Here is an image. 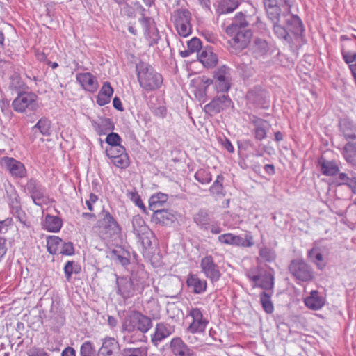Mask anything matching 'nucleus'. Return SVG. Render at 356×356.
Here are the masks:
<instances>
[{
    "label": "nucleus",
    "instance_id": "38",
    "mask_svg": "<svg viewBox=\"0 0 356 356\" xmlns=\"http://www.w3.org/2000/svg\"><path fill=\"white\" fill-rule=\"evenodd\" d=\"M175 24H190L191 13L186 9H179L174 13Z\"/></svg>",
    "mask_w": 356,
    "mask_h": 356
},
{
    "label": "nucleus",
    "instance_id": "44",
    "mask_svg": "<svg viewBox=\"0 0 356 356\" xmlns=\"http://www.w3.org/2000/svg\"><path fill=\"white\" fill-rule=\"evenodd\" d=\"M80 267L74 261H69L64 267V272L67 281H70L72 273L78 274L80 272Z\"/></svg>",
    "mask_w": 356,
    "mask_h": 356
},
{
    "label": "nucleus",
    "instance_id": "47",
    "mask_svg": "<svg viewBox=\"0 0 356 356\" xmlns=\"http://www.w3.org/2000/svg\"><path fill=\"white\" fill-rule=\"evenodd\" d=\"M111 159L113 163L120 168H126L129 164V156L126 152L116 156Z\"/></svg>",
    "mask_w": 356,
    "mask_h": 356
},
{
    "label": "nucleus",
    "instance_id": "5",
    "mask_svg": "<svg viewBox=\"0 0 356 356\" xmlns=\"http://www.w3.org/2000/svg\"><path fill=\"white\" fill-rule=\"evenodd\" d=\"M25 189L36 205L42 206L49 203V199L46 194L45 188L36 180L30 179L27 182Z\"/></svg>",
    "mask_w": 356,
    "mask_h": 356
},
{
    "label": "nucleus",
    "instance_id": "58",
    "mask_svg": "<svg viewBox=\"0 0 356 356\" xmlns=\"http://www.w3.org/2000/svg\"><path fill=\"white\" fill-rule=\"evenodd\" d=\"M345 158L348 163L356 165V150H348V147H346Z\"/></svg>",
    "mask_w": 356,
    "mask_h": 356
},
{
    "label": "nucleus",
    "instance_id": "35",
    "mask_svg": "<svg viewBox=\"0 0 356 356\" xmlns=\"http://www.w3.org/2000/svg\"><path fill=\"white\" fill-rule=\"evenodd\" d=\"M168 200V195L164 193H156L152 195L149 200V207L152 211L159 209L163 203Z\"/></svg>",
    "mask_w": 356,
    "mask_h": 356
},
{
    "label": "nucleus",
    "instance_id": "16",
    "mask_svg": "<svg viewBox=\"0 0 356 356\" xmlns=\"http://www.w3.org/2000/svg\"><path fill=\"white\" fill-rule=\"evenodd\" d=\"M2 166L5 167L9 172L15 177H23L26 175L24 165L11 157H3L1 161Z\"/></svg>",
    "mask_w": 356,
    "mask_h": 356
},
{
    "label": "nucleus",
    "instance_id": "45",
    "mask_svg": "<svg viewBox=\"0 0 356 356\" xmlns=\"http://www.w3.org/2000/svg\"><path fill=\"white\" fill-rule=\"evenodd\" d=\"M238 0H222L220 8L221 13H232L238 7Z\"/></svg>",
    "mask_w": 356,
    "mask_h": 356
},
{
    "label": "nucleus",
    "instance_id": "28",
    "mask_svg": "<svg viewBox=\"0 0 356 356\" xmlns=\"http://www.w3.org/2000/svg\"><path fill=\"white\" fill-rule=\"evenodd\" d=\"M44 228L51 232H58L62 227V220L58 216L47 215L42 223Z\"/></svg>",
    "mask_w": 356,
    "mask_h": 356
},
{
    "label": "nucleus",
    "instance_id": "2",
    "mask_svg": "<svg viewBox=\"0 0 356 356\" xmlns=\"http://www.w3.org/2000/svg\"><path fill=\"white\" fill-rule=\"evenodd\" d=\"M152 327V321L151 318L136 311L128 315L122 323V330L128 333L136 331L146 333Z\"/></svg>",
    "mask_w": 356,
    "mask_h": 356
},
{
    "label": "nucleus",
    "instance_id": "27",
    "mask_svg": "<svg viewBox=\"0 0 356 356\" xmlns=\"http://www.w3.org/2000/svg\"><path fill=\"white\" fill-rule=\"evenodd\" d=\"M113 89L109 82H105L97 95V102L99 106H104L110 102Z\"/></svg>",
    "mask_w": 356,
    "mask_h": 356
},
{
    "label": "nucleus",
    "instance_id": "15",
    "mask_svg": "<svg viewBox=\"0 0 356 356\" xmlns=\"http://www.w3.org/2000/svg\"><path fill=\"white\" fill-rule=\"evenodd\" d=\"M290 273L297 279L306 281L311 277L307 265L302 260H293L289 267Z\"/></svg>",
    "mask_w": 356,
    "mask_h": 356
},
{
    "label": "nucleus",
    "instance_id": "33",
    "mask_svg": "<svg viewBox=\"0 0 356 356\" xmlns=\"http://www.w3.org/2000/svg\"><path fill=\"white\" fill-rule=\"evenodd\" d=\"M273 32L279 39L283 40L286 44L289 45L293 44L292 36L280 23L273 24Z\"/></svg>",
    "mask_w": 356,
    "mask_h": 356
},
{
    "label": "nucleus",
    "instance_id": "18",
    "mask_svg": "<svg viewBox=\"0 0 356 356\" xmlns=\"http://www.w3.org/2000/svg\"><path fill=\"white\" fill-rule=\"evenodd\" d=\"M118 293L124 298L133 296L136 290L134 280L127 277H117Z\"/></svg>",
    "mask_w": 356,
    "mask_h": 356
},
{
    "label": "nucleus",
    "instance_id": "31",
    "mask_svg": "<svg viewBox=\"0 0 356 356\" xmlns=\"http://www.w3.org/2000/svg\"><path fill=\"white\" fill-rule=\"evenodd\" d=\"M337 183L339 185L346 184L348 186L354 193H356V177L353 174L350 173H340L337 178Z\"/></svg>",
    "mask_w": 356,
    "mask_h": 356
},
{
    "label": "nucleus",
    "instance_id": "7",
    "mask_svg": "<svg viewBox=\"0 0 356 356\" xmlns=\"http://www.w3.org/2000/svg\"><path fill=\"white\" fill-rule=\"evenodd\" d=\"M218 241L225 245H229L243 248H250L254 245L253 237L250 234H245L244 237L227 233L218 237Z\"/></svg>",
    "mask_w": 356,
    "mask_h": 356
},
{
    "label": "nucleus",
    "instance_id": "19",
    "mask_svg": "<svg viewBox=\"0 0 356 356\" xmlns=\"http://www.w3.org/2000/svg\"><path fill=\"white\" fill-rule=\"evenodd\" d=\"M282 17L285 19L286 24L289 31L295 35L299 36L303 31L302 23L296 15L291 14L290 10L284 12Z\"/></svg>",
    "mask_w": 356,
    "mask_h": 356
},
{
    "label": "nucleus",
    "instance_id": "53",
    "mask_svg": "<svg viewBox=\"0 0 356 356\" xmlns=\"http://www.w3.org/2000/svg\"><path fill=\"white\" fill-rule=\"evenodd\" d=\"M349 122H345L343 124V134L346 138L355 140L356 139V128L350 127Z\"/></svg>",
    "mask_w": 356,
    "mask_h": 356
},
{
    "label": "nucleus",
    "instance_id": "13",
    "mask_svg": "<svg viewBox=\"0 0 356 356\" xmlns=\"http://www.w3.org/2000/svg\"><path fill=\"white\" fill-rule=\"evenodd\" d=\"M174 332V327L165 323H159L156 325L154 333L151 335V341L158 346L165 339Z\"/></svg>",
    "mask_w": 356,
    "mask_h": 356
},
{
    "label": "nucleus",
    "instance_id": "57",
    "mask_svg": "<svg viewBox=\"0 0 356 356\" xmlns=\"http://www.w3.org/2000/svg\"><path fill=\"white\" fill-rule=\"evenodd\" d=\"M259 255L261 258L268 261H271L275 258V252L267 248L261 249L259 251Z\"/></svg>",
    "mask_w": 356,
    "mask_h": 356
},
{
    "label": "nucleus",
    "instance_id": "17",
    "mask_svg": "<svg viewBox=\"0 0 356 356\" xmlns=\"http://www.w3.org/2000/svg\"><path fill=\"white\" fill-rule=\"evenodd\" d=\"M170 348L174 356H195V352L191 349L180 337H174L170 343Z\"/></svg>",
    "mask_w": 356,
    "mask_h": 356
},
{
    "label": "nucleus",
    "instance_id": "64",
    "mask_svg": "<svg viewBox=\"0 0 356 356\" xmlns=\"http://www.w3.org/2000/svg\"><path fill=\"white\" fill-rule=\"evenodd\" d=\"M28 356H49L47 352L39 348H32L28 353Z\"/></svg>",
    "mask_w": 356,
    "mask_h": 356
},
{
    "label": "nucleus",
    "instance_id": "61",
    "mask_svg": "<svg viewBox=\"0 0 356 356\" xmlns=\"http://www.w3.org/2000/svg\"><path fill=\"white\" fill-rule=\"evenodd\" d=\"M112 259L117 263L120 264L123 266H125L129 264V260L123 256L116 254V251L113 250L112 252Z\"/></svg>",
    "mask_w": 356,
    "mask_h": 356
},
{
    "label": "nucleus",
    "instance_id": "14",
    "mask_svg": "<svg viewBox=\"0 0 356 356\" xmlns=\"http://www.w3.org/2000/svg\"><path fill=\"white\" fill-rule=\"evenodd\" d=\"M341 42V54L346 63H348L349 57H352L356 52V35L354 34L342 35L340 37Z\"/></svg>",
    "mask_w": 356,
    "mask_h": 356
},
{
    "label": "nucleus",
    "instance_id": "55",
    "mask_svg": "<svg viewBox=\"0 0 356 356\" xmlns=\"http://www.w3.org/2000/svg\"><path fill=\"white\" fill-rule=\"evenodd\" d=\"M188 48L191 53L198 52L202 50V42L200 39L193 38L188 42Z\"/></svg>",
    "mask_w": 356,
    "mask_h": 356
},
{
    "label": "nucleus",
    "instance_id": "37",
    "mask_svg": "<svg viewBox=\"0 0 356 356\" xmlns=\"http://www.w3.org/2000/svg\"><path fill=\"white\" fill-rule=\"evenodd\" d=\"M63 241L61 238L56 236H52L47 238V247L50 254H56L59 248L61 247Z\"/></svg>",
    "mask_w": 356,
    "mask_h": 356
},
{
    "label": "nucleus",
    "instance_id": "24",
    "mask_svg": "<svg viewBox=\"0 0 356 356\" xmlns=\"http://www.w3.org/2000/svg\"><path fill=\"white\" fill-rule=\"evenodd\" d=\"M187 285L189 288L193 289V291L196 294L202 293L206 291L207 282L198 277L197 275L191 274L188 276L186 280Z\"/></svg>",
    "mask_w": 356,
    "mask_h": 356
},
{
    "label": "nucleus",
    "instance_id": "56",
    "mask_svg": "<svg viewBox=\"0 0 356 356\" xmlns=\"http://www.w3.org/2000/svg\"><path fill=\"white\" fill-rule=\"evenodd\" d=\"M81 356H95L92 344L90 341L83 343L80 350Z\"/></svg>",
    "mask_w": 356,
    "mask_h": 356
},
{
    "label": "nucleus",
    "instance_id": "40",
    "mask_svg": "<svg viewBox=\"0 0 356 356\" xmlns=\"http://www.w3.org/2000/svg\"><path fill=\"white\" fill-rule=\"evenodd\" d=\"M95 129L98 133L102 134H106L107 131L113 129V125L108 118L101 119L98 123H95Z\"/></svg>",
    "mask_w": 356,
    "mask_h": 356
},
{
    "label": "nucleus",
    "instance_id": "6",
    "mask_svg": "<svg viewBox=\"0 0 356 356\" xmlns=\"http://www.w3.org/2000/svg\"><path fill=\"white\" fill-rule=\"evenodd\" d=\"M188 316L192 318V321L187 327V332L190 334L202 333L204 332L209 321L203 316L200 308H191L188 312Z\"/></svg>",
    "mask_w": 356,
    "mask_h": 356
},
{
    "label": "nucleus",
    "instance_id": "63",
    "mask_svg": "<svg viewBox=\"0 0 356 356\" xmlns=\"http://www.w3.org/2000/svg\"><path fill=\"white\" fill-rule=\"evenodd\" d=\"M314 262L317 268L320 270H323L326 266V261L321 253L315 254Z\"/></svg>",
    "mask_w": 356,
    "mask_h": 356
},
{
    "label": "nucleus",
    "instance_id": "43",
    "mask_svg": "<svg viewBox=\"0 0 356 356\" xmlns=\"http://www.w3.org/2000/svg\"><path fill=\"white\" fill-rule=\"evenodd\" d=\"M260 301L265 312L271 314L273 312V305L270 300V296L264 291L260 294Z\"/></svg>",
    "mask_w": 356,
    "mask_h": 356
},
{
    "label": "nucleus",
    "instance_id": "36",
    "mask_svg": "<svg viewBox=\"0 0 356 356\" xmlns=\"http://www.w3.org/2000/svg\"><path fill=\"white\" fill-rule=\"evenodd\" d=\"M326 303V293L324 290L322 291L313 290V310L322 308Z\"/></svg>",
    "mask_w": 356,
    "mask_h": 356
},
{
    "label": "nucleus",
    "instance_id": "50",
    "mask_svg": "<svg viewBox=\"0 0 356 356\" xmlns=\"http://www.w3.org/2000/svg\"><path fill=\"white\" fill-rule=\"evenodd\" d=\"M145 36L149 41V46H153L157 44L159 39V35L157 30L154 28H149L148 31H145Z\"/></svg>",
    "mask_w": 356,
    "mask_h": 356
},
{
    "label": "nucleus",
    "instance_id": "49",
    "mask_svg": "<svg viewBox=\"0 0 356 356\" xmlns=\"http://www.w3.org/2000/svg\"><path fill=\"white\" fill-rule=\"evenodd\" d=\"M254 51L260 54H265L268 52L269 47L267 42L261 38H256L254 42Z\"/></svg>",
    "mask_w": 356,
    "mask_h": 356
},
{
    "label": "nucleus",
    "instance_id": "23",
    "mask_svg": "<svg viewBox=\"0 0 356 356\" xmlns=\"http://www.w3.org/2000/svg\"><path fill=\"white\" fill-rule=\"evenodd\" d=\"M248 21L246 19L245 15L241 13L236 15L232 24L227 26V33H234L235 31L247 30L246 27L248 26Z\"/></svg>",
    "mask_w": 356,
    "mask_h": 356
},
{
    "label": "nucleus",
    "instance_id": "60",
    "mask_svg": "<svg viewBox=\"0 0 356 356\" xmlns=\"http://www.w3.org/2000/svg\"><path fill=\"white\" fill-rule=\"evenodd\" d=\"M74 247L72 243H63L60 253L62 254L72 255L74 254Z\"/></svg>",
    "mask_w": 356,
    "mask_h": 356
},
{
    "label": "nucleus",
    "instance_id": "8",
    "mask_svg": "<svg viewBox=\"0 0 356 356\" xmlns=\"http://www.w3.org/2000/svg\"><path fill=\"white\" fill-rule=\"evenodd\" d=\"M232 37L230 44L236 53L245 49L250 42L252 33L250 30L235 31L234 33H227Z\"/></svg>",
    "mask_w": 356,
    "mask_h": 356
},
{
    "label": "nucleus",
    "instance_id": "3",
    "mask_svg": "<svg viewBox=\"0 0 356 356\" xmlns=\"http://www.w3.org/2000/svg\"><path fill=\"white\" fill-rule=\"evenodd\" d=\"M132 226L134 234L141 241L143 245L150 247L154 234L146 225L143 219L139 216H134L132 219Z\"/></svg>",
    "mask_w": 356,
    "mask_h": 356
},
{
    "label": "nucleus",
    "instance_id": "1",
    "mask_svg": "<svg viewBox=\"0 0 356 356\" xmlns=\"http://www.w3.org/2000/svg\"><path fill=\"white\" fill-rule=\"evenodd\" d=\"M138 80L140 86L147 90L158 89L163 83L162 76L150 65L142 64L137 66Z\"/></svg>",
    "mask_w": 356,
    "mask_h": 356
},
{
    "label": "nucleus",
    "instance_id": "10",
    "mask_svg": "<svg viewBox=\"0 0 356 356\" xmlns=\"http://www.w3.org/2000/svg\"><path fill=\"white\" fill-rule=\"evenodd\" d=\"M215 86L218 92H227L230 88V72L226 66H222L215 73Z\"/></svg>",
    "mask_w": 356,
    "mask_h": 356
},
{
    "label": "nucleus",
    "instance_id": "11",
    "mask_svg": "<svg viewBox=\"0 0 356 356\" xmlns=\"http://www.w3.org/2000/svg\"><path fill=\"white\" fill-rule=\"evenodd\" d=\"M200 267L205 276L213 283L219 280L221 274L211 256H207L201 260Z\"/></svg>",
    "mask_w": 356,
    "mask_h": 356
},
{
    "label": "nucleus",
    "instance_id": "32",
    "mask_svg": "<svg viewBox=\"0 0 356 356\" xmlns=\"http://www.w3.org/2000/svg\"><path fill=\"white\" fill-rule=\"evenodd\" d=\"M153 211L154 218L157 222L168 225L174 221V216L167 210L156 209Z\"/></svg>",
    "mask_w": 356,
    "mask_h": 356
},
{
    "label": "nucleus",
    "instance_id": "52",
    "mask_svg": "<svg viewBox=\"0 0 356 356\" xmlns=\"http://www.w3.org/2000/svg\"><path fill=\"white\" fill-rule=\"evenodd\" d=\"M106 155L113 159L116 156H119L122 154L125 153V148L122 145L109 146L106 149Z\"/></svg>",
    "mask_w": 356,
    "mask_h": 356
},
{
    "label": "nucleus",
    "instance_id": "25",
    "mask_svg": "<svg viewBox=\"0 0 356 356\" xmlns=\"http://www.w3.org/2000/svg\"><path fill=\"white\" fill-rule=\"evenodd\" d=\"M198 58L204 66L208 67H213L218 62L217 56L209 47L200 51L198 54Z\"/></svg>",
    "mask_w": 356,
    "mask_h": 356
},
{
    "label": "nucleus",
    "instance_id": "46",
    "mask_svg": "<svg viewBox=\"0 0 356 356\" xmlns=\"http://www.w3.org/2000/svg\"><path fill=\"white\" fill-rule=\"evenodd\" d=\"M147 352L146 348H126L122 350V356H143Z\"/></svg>",
    "mask_w": 356,
    "mask_h": 356
},
{
    "label": "nucleus",
    "instance_id": "4",
    "mask_svg": "<svg viewBox=\"0 0 356 356\" xmlns=\"http://www.w3.org/2000/svg\"><path fill=\"white\" fill-rule=\"evenodd\" d=\"M37 96L31 92H20L13 102V107L15 111L22 113L26 109L35 111L38 108Z\"/></svg>",
    "mask_w": 356,
    "mask_h": 356
},
{
    "label": "nucleus",
    "instance_id": "21",
    "mask_svg": "<svg viewBox=\"0 0 356 356\" xmlns=\"http://www.w3.org/2000/svg\"><path fill=\"white\" fill-rule=\"evenodd\" d=\"M321 172L327 176L336 175L339 172V165L335 161H327L321 156L318 161Z\"/></svg>",
    "mask_w": 356,
    "mask_h": 356
},
{
    "label": "nucleus",
    "instance_id": "39",
    "mask_svg": "<svg viewBox=\"0 0 356 356\" xmlns=\"http://www.w3.org/2000/svg\"><path fill=\"white\" fill-rule=\"evenodd\" d=\"M194 220L201 228L207 229L209 225V218L208 213L204 210H200L195 216Z\"/></svg>",
    "mask_w": 356,
    "mask_h": 356
},
{
    "label": "nucleus",
    "instance_id": "41",
    "mask_svg": "<svg viewBox=\"0 0 356 356\" xmlns=\"http://www.w3.org/2000/svg\"><path fill=\"white\" fill-rule=\"evenodd\" d=\"M224 177L222 174L217 176L216 179L209 188V192L211 195H220L222 194Z\"/></svg>",
    "mask_w": 356,
    "mask_h": 356
},
{
    "label": "nucleus",
    "instance_id": "9",
    "mask_svg": "<svg viewBox=\"0 0 356 356\" xmlns=\"http://www.w3.org/2000/svg\"><path fill=\"white\" fill-rule=\"evenodd\" d=\"M102 218L97 222V225L100 229L109 236L117 235L120 232V227L113 216L106 211H103Z\"/></svg>",
    "mask_w": 356,
    "mask_h": 356
},
{
    "label": "nucleus",
    "instance_id": "34",
    "mask_svg": "<svg viewBox=\"0 0 356 356\" xmlns=\"http://www.w3.org/2000/svg\"><path fill=\"white\" fill-rule=\"evenodd\" d=\"M32 131L36 134L39 131L43 136H49L51 134V122L47 118H42L37 124L33 127Z\"/></svg>",
    "mask_w": 356,
    "mask_h": 356
},
{
    "label": "nucleus",
    "instance_id": "48",
    "mask_svg": "<svg viewBox=\"0 0 356 356\" xmlns=\"http://www.w3.org/2000/svg\"><path fill=\"white\" fill-rule=\"evenodd\" d=\"M14 216L22 223L23 227H29V222L27 221V218L25 213L21 209L19 202L16 201L15 210L13 211Z\"/></svg>",
    "mask_w": 356,
    "mask_h": 356
},
{
    "label": "nucleus",
    "instance_id": "20",
    "mask_svg": "<svg viewBox=\"0 0 356 356\" xmlns=\"http://www.w3.org/2000/svg\"><path fill=\"white\" fill-rule=\"evenodd\" d=\"M76 78L81 86L88 91L94 92L98 88L97 79L90 72L77 74Z\"/></svg>",
    "mask_w": 356,
    "mask_h": 356
},
{
    "label": "nucleus",
    "instance_id": "29",
    "mask_svg": "<svg viewBox=\"0 0 356 356\" xmlns=\"http://www.w3.org/2000/svg\"><path fill=\"white\" fill-rule=\"evenodd\" d=\"M119 349L118 342L113 337H106L103 340L102 346L100 348V353L111 356L113 353Z\"/></svg>",
    "mask_w": 356,
    "mask_h": 356
},
{
    "label": "nucleus",
    "instance_id": "30",
    "mask_svg": "<svg viewBox=\"0 0 356 356\" xmlns=\"http://www.w3.org/2000/svg\"><path fill=\"white\" fill-rule=\"evenodd\" d=\"M274 286V277L271 273L263 271L259 273V281L253 286H259L264 290H271Z\"/></svg>",
    "mask_w": 356,
    "mask_h": 356
},
{
    "label": "nucleus",
    "instance_id": "59",
    "mask_svg": "<svg viewBox=\"0 0 356 356\" xmlns=\"http://www.w3.org/2000/svg\"><path fill=\"white\" fill-rule=\"evenodd\" d=\"M120 137L119 135L113 132L109 134L106 138V142L109 146L120 145Z\"/></svg>",
    "mask_w": 356,
    "mask_h": 356
},
{
    "label": "nucleus",
    "instance_id": "12",
    "mask_svg": "<svg viewBox=\"0 0 356 356\" xmlns=\"http://www.w3.org/2000/svg\"><path fill=\"white\" fill-rule=\"evenodd\" d=\"M232 101L227 95H222L215 97L210 103L204 106L206 113L212 115L220 112L231 105Z\"/></svg>",
    "mask_w": 356,
    "mask_h": 356
},
{
    "label": "nucleus",
    "instance_id": "26",
    "mask_svg": "<svg viewBox=\"0 0 356 356\" xmlns=\"http://www.w3.org/2000/svg\"><path fill=\"white\" fill-rule=\"evenodd\" d=\"M252 123L254 125V136L261 140L266 136V130L270 127L268 122L261 118H254Z\"/></svg>",
    "mask_w": 356,
    "mask_h": 356
},
{
    "label": "nucleus",
    "instance_id": "42",
    "mask_svg": "<svg viewBox=\"0 0 356 356\" xmlns=\"http://www.w3.org/2000/svg\"><path fill=\"white\" fill-rule=\"evenodd\" d=\"M195 179L202 184H207L212 180V176L209 170L201 168L195 172Z\"/></svg>",
    "mask_w": 356,
    "mask_h": 356
},
{
    "label": "nucleus",
    "instance_id": "22",
    "mask_svg": "<svg viewBox=\"0 0 356 356\" xmlns=\"http://www.w3.org/2000/svg\"><path fill=\"white\" fill-rule=\"evenodd\" d=\"M264 6L266 10L268 18L271 21L273 24L280 23L281 18L280 6L274 3L273 0H265Z\"/></svg>",
    "mask_w": 356,
    "mask_h": 356
},
{
    "label": "nucleus",
    "instance_id": "54",
    "mask_svg": "<svg viewBox=\"0 0 356 356\" xmlns=\"http://www.w3.org/2000/svg\"><path fill=\"white\" fill-rule=\"evenodd\" d=\"M178 34L182 37H187L191 33V24H175Z\"/></svg>",
    "mask_w": 356,
    "mask_h": 356
},
{
    "label": "nucleus",
    "instance_id": "62",
    "mask_svg": "<svg viewBox=\"0 0 356 356\" xmlns=\"http://www.w3.org/2000/svg\"><path fill=\"white\" fill-rule=\"evenodd\" d=\"M261 272L258 268H251L247 273V275L250 280L254 282V284H256L259 281V273Z\"/></svg>",
    "mask_w": 356,
    "mask_h": 356
},
{
    "label": "nucleus",
    "instance_id": "51",
    "mask_svg": "<svg viewBox=\"0 0 356 356\" xmlns=\"http://www.w3.org/2000/svg\"><path fill=\"white\" fill-rule=\"evenodd\" d=\"M10 88L16 91L23 90L25 83L17 74H14L10 77Z\"/></svg>",
    "mask_w": 356,
    "mask_h": 356
}]
</instances>
